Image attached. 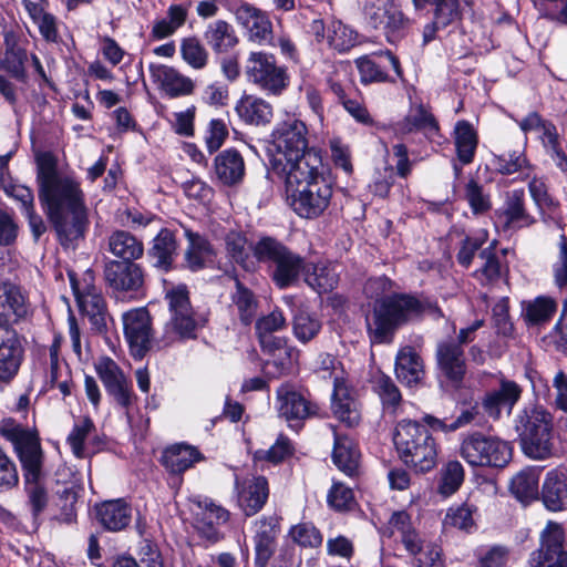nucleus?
<instances>
[{
  "label": "nucleus",
  "instance_id": "nucleus-1",
  "mask_svg": "<svg viewBox=\"0 0 567 567\" xmlns=\"http://www.w3.org/2000/svg\"><path fill=\"white\" fill-rule=\"evenodd\" d=\"M38 196L59 243L75 247L90 226L89 208L80 181L56 168L52 158L43 159L37 172Z\"/></svg>",
  "mask_w": 567,
  "mask_h": 567
},
{
  "label": "nucleus",
  "instance_id": "nucleus-2",
  "mask_svg": "<svg viewBox=\"0 0 567 567\" xmlns=\"http://www.w3.org/2000/svg\"><path fill=\"white\" fill-rule=\"evenodd\" d=\"M392 280L385 276L370 278L363 287L365 297L375 300L371 316L367 318V331L373 344H390L400 327L424 315L434 319L444 317L430 299L392 292Z\"/></svg>",
  "mask_w": 567,
  "mask_h": 567
},
{
  "label": "nucleus",
  "instance_id": "nucleus-3",
  "mask_svg": "<svg viewBox=\"0 0 567 567\" xmlns=\"http://www.w3.org/2000/svg\"><path fill=\"white\" fill-rule=\"evenodd\" d=\"M0 435L9 441L22 467L24 506L28 509L32 525L39 528L47 512L51 493L43 472L44 454L38 433L14 422H3Z\"/></svg>",
  "mask_w": 567,
  "mask_h": 567
},
{
  "label": "nucleus",
  "instance_id": "nucleus-4",
  "mask_svg": "<svg viewBox=\"0 0 567 567\" xmlns=\"http://www.w3.org/2000/svg\"><path fill=\"white\" fill-rule=\"evenodd\" d=\"M274 175L285 179L293 210L303 218L319 217L329 206L332 184L322 156L312 152L295 167L286 169L280 162L274 163Z\"/></svg>",
  "mask_w": 567,
  "mask_h": 567
},
{
  "label": "nucleus",
  "instance_id": "nucleus-5",
  "mask_svg": "<svg viewBox=\"0 0 567 567\" xmlns=\"http://www.w3.org/2000/svg\"><path fill=\"white\" fill-rule=\"evenodd\" d=\"M250 250L258 262L267 266L269 277L279 289L296 285L306 268L305 257L274 236H260Z\"/></svg>",
  "mask_w": 567,
  "mask_h": 567
},
{
  "label": "nucleus",
  "instance_id": "nucleus-6",
  "mask_svg": "<svg viewBox=\"0 0 567 567\" xmlns=\"http://www.w3.org/2000/svg\"><path fill=\"white\" fill-rule=\"evenodd\" d=\"M393 442L401 461L416 472H429L437 462V444L429 429L416 421L398 423Z\"/></svg>",
  "mask_w": 567,
  "mask_h": 567
},
{
  "label": "nucleus",
  "instance_id": "nucleus-7",
  "mask_svg": "<svg viewBox=\"0 0 567 567\" xmlns=\"http://www.w3.org/2000/svg\"><path fill=\"white\" fill-rule=\"evenodd\" d=\"M515 429L527 456L544 460L551 454L553 419L544 408H525L517 416Z\"/></svg>",
  "mask_w": 567,
  "mask_h": 567
},
{
  "label": "nucleus",
  "instance_id": "nucleus-8",
  "mask_svg": "<svg viewBox=\"0 0 567 567\" xmlns=\"http://www.w3.org/2000/svg\"><path fill=\"white\" fill-rule=\"evenodd\" d=\"M309 131L307 124L296 115H288L280 121L274 132L272 138L278 156L270 159L271 172L274 173V163L280 162L286 169L296 166L308 154L315 152L321 155L316 147H309Z\"/></svg>",
  "mask_w": 567,
  "mask_h": 567
},
{
  "label": "nucleus",
  "instance_id": "nucleus-9",
  "mask_svg": "<svg viewBox=\"0 0 567 567\" xmlns=\"http://www.w3.org/2000/svg\"><path fill=\"white\" fill-rule=\"evenodd\" d=\"M460 455L473 467L502 468L512 458V447L496 436L474 432L462 440Z\"/></svg>",
  "mask_w": 567,
  "mask_h": 567
},
{
  "label": "nucleus",
  "instance_id": "nucleus-10",
  "mask_svg": "<svg viewBox=\"0 0 567 567\" xmlns=\"http://www.w3.org/2000/svg\"><path fill=\"white\" fill-rule=\"evenodd\" d=\"M245 71L248 82L267 95L279 96L290 84L288 68L279 64L271 53L251 52L246 61Z\"/></svg>",
  "mask_w": 567,
  "mask_h": 567
},
{
  "label": "nucleus",
  "instance_id": "nucleus-11",
  "mask_svg": "<svg viewBox=\"0 0 567 567\" xmlns=\"http://www.w3.org/2000/svg\"><path fill=\"white\" fill-rule=\"evenodd\" d=\"M165 300L169 311L166 332L183 341L196 339L197 330L204 326L205 319L192 307L187 287L178 285L166 290Z\"/></svg>",
  "mask_w": 567,
  "mask_h": 567
},
{
  "label": "nucleus",
  "instance_id": "nucleus-12",
  "mask_svg": "<svg viewBox=\"0 0 567 567\" xmlns=\"http://www.w3.org/2000/svg\"><path fill=\"white\" fill-rule=\"evenodd\" d=\"M103 276L116 298L136 299L143 295L145 271L137 262L109 259L104 264Z\"/></svg>",
  "mask_w": 567,
  "mask_h": 567
},
{
  "label": "nucleus",
  "instance_id": "nucleus-13",
  "mask_svg": "<svg viewBox=\"0 0 567 567\" xmlns=\"http://www.w3.org/2000/svg\"><path fill=\"white\" fill-rule=\"evenodd\" d=\"M394 137L404 140L414 133H422L429 141L440 136V124L429 105L411 102L405 116L390 126Z\"/></svg>",
  "mask_w": 567,
  "mask_h": 567
},
{
  "label": "nucleus",
  "instance_id": "nucleus-14",
  "mask_svg": "<svg viewBox=\"0 0 567 567\" xmlns=\"http://www.w3.org/2000/svg\"><path fill=\"white\" fill-rule=\"evenodd\" d=\"M277 410L290 427H301L307 419L319 413V405L290 384H281L276 391Z\"/></svg>",
  "mask_w": 567,
  "mask_h": 567
},
{
  "label": "nucleus",
  "instance_id": "nucleus-15",
  "mask_svg": "<svg viewBox=\"0 0 567 567\" xmlns=\"http://www.w3.org/2000/svg\"><path fill=\"white\" fill-rule=\"evenodd\" d=\"M125 339L134 358L142 359L152 347V322L145 307L122 315Z\"/></svg>",
  "mask_w": 567,
  "mask_h": 567
},
{
  "label": "nucleus",
  "instance_id": "nucleus-16",
  "mask_svg": "<svg viewBox=\"0 0 567 567\" xmlns=\"http://www.w3.org/2000/svg\"><path fill=\"white\" fill-rule=\"evenodd\" d=\"M354 62L360 75V82L364 85L395 83V79L388 73L389 68L393 69L398 78H403L399 59L389 50L360 56Z\"/></svg>",
  "mask_w": 567,
  "mask_h": 567
},
{
  "label": "nucleus",
  "instance_id": "nucleus-17",
  "mask_svg": "<svg viewBox=\"0 0 567 567\" xmlns=\"http://www.w3.org/2000/svg\"><path fill=\"white\" fill-rule=\"evenodd\" d=\"M252 542L255 547V567H267L277 548L280 534V517L262 515L252 524Z\"/></svg>",
  "mask_w": 567,
  "mask_h": 567
},
{
  "label": "nucleus",
  "instance_id": "nucleus-18",
  "mask_svg": "<svg viewBox=\"0 0 567 567\" xmlns=\"http://www.w3.org/2000/svg\"><path fill=\"white\" fill-rule=\"evenodd\" d=\"M23 355L24 349L17 331L0 323V386L8 385L17 377Z\"/></svg>",
  "mask_w": 567,
  "mask_h": 567
},
{
  "label": "nucleus",
  "instance_id": "nucleus-19",
  "mask_svg": "<svg viewBox=\"0 0 567 567\" xmlns=\"http://www.w3.org/2000/svg\"><path fill=\"white\" fill-rule=\"evenodd\" d=\"M363 13L368 23L383 30L388 39L394 37L404 24L402 12L391 0H364Z\"/></svg>",
  "mask_w": 567,
  "mask_h": 567
},
{
  "label": "nucleus",
  "instance_id": "nucleus-20",
  "mask_svg": "<svg viewBox=\"0 0 567 567\" xmlns=\"http://www.w3.org/2000/svg\"><path fill=\"white\" fill-rule=\"evenodd\" d=\"M436 365L439 375L460 386L466 373L464 350L454 340H445L436 347Z\"/></svg>",
  "mask_w": 567,
  "mask_h": 567
},
{
  "label": "nucleus",
  "instance_id": "nucleus-21",
  "mask_svg": "<svg viewBox=\"0 0 567 567\" xmlns=\"http://www.w3.org/2000/svg\"><path fill=\"white\" fill-rule=\"evenodd\" d=\"M237 503L246 516H254L266 505L269 497V484L265 476H252L240 481L235 478Z\"/></svg>",
  "mask_w": 567,
  "mask_h": 567
},
{
  "label": "nucleus",
  "instance_id": "nucleus-22",
  "mask_svg": "<svg viewBox=\"0 0 567 567\" xmlns=\"http://www.w3.org/2000/svg\"><path fill=\"white\" fill-rule=\"evenodd\" d=\"M497 223L504 230L528 227L535 223L534 217L525 207V192L523 188L505 193L504 203L495 212Z\"/></svg>",
  "mask_w": 567,
  "mask_h": 567
},
{
  "label": "nucleus",
  "instance_id": "nucleus-23",
  "mask_svg": "<svg viewBox=\"0 0 567 567\" xmlns=\"http://www.w3.org/2000/svg\"><path fill=\"white\" fill-rule=\"evenodd\" d=\"M95 370L106 392L123 408L132 404V391L130 384L117 363L109 358H101Z\"/></svg>",
  "mask_w": 567,
  "mask_h": 567
},
{
  "label": "nucleus",
  "instance_id": "nucleus-24",
  "mask_svg": "<svg viewBox=\"0 0 567 567\" xmlns=\"http://www.w3.org/2000/svg\"><path fill=\"white\" fill-rule=\"evenodd\" d=\"M148 71L152 81L171 99L190 95L194 92V81L174 66L150 63Z\"/></svg>",
  "mask_w": 567,
  "mask_h": 567
},
{
  "label": "nucleus",
  "instance_id": "nucleus-25",
  "mask_svg": "<svg viewBox=\"0 0 567 567\" xmlns=\"http://www.w3.org/2000/svg\"><path fill=\"white\" fill-rule=\"evenodd\" d=\"M236 20L247 33L248 40L259 45H267L272 40V24L266 12L249 4H240L236 12Z\"/></svg>",
  "mask_w": 567,
  "mask_h": 567
},
{
  "label": "nucleus",
  "instance_id": "nucleus-26",
  "mask_svg": "<svg viewBox=\"0 0 567 567\" xmlns=\"http://www.w3.org/2000/svg\"><path fill=\"white\" fill-rule=\"evenodd\" d=\"M70 277L81 312L89 318L96 331H104L106 329L107 308L101 290L93 285H86L81 290L73 277Z\"/></svg>",
  "mask_w": 567,
  "mask_h": 567
},
{
  "label": "nucleus",
  "instance_id": "nucleus-27",
  "mask_svg": "<svg viewBox=\"0 0 567 567\" xmlns=\"http://www.w3.org/2000/svg\"><path fill=\"white\" fill-rule=\"evenodd\" d=\"M522 388L515 381L502 379L499 388L487 391L482 399V409L484 413L498 420L502 412L505 411L509 415L519 401L522 395Z\"/></svg>",
  "mask_w": 567,
  "mask_h": 567
},
{
  "label": "nucleus",
  "instance_id": "nucleus-28",
  "mask_svg": "<svg viewBox=\"0 0 567 567\" xmlns=\"http://www.w3.org/2000/svg\"><path fill=\"white\" fill-rule=\"evenodd\" d=\"M146 255L155 269L162 272L171 271L178 256L176 234L168 228H161L152 239Z\"/></svg>",
  "mask_w": 567,
  "mask_h": 567
},
{
  "label": "nucleus",
  "instance_id": "nucleus-29",
  "mask_svg": "<svg viewBox=\"0 0 567 567\" xmlns=\"http://www.w3.org/2000/svg\"><path fill=\"white\" fill-rule=\"evenodd\" d=\"M30 311L25 293L22 289L9 281L0 282V321L11 327L24 319Z\"/></svg>",
  "mask_w": 567,
  "mask_h": 567
},
{
  "label": "nucleus",
  "instance_id": "nucleus-30",
  "mask_svg": "<svg viewBox=\"0 0 567 567\" xmlns=\"http://www.w3.org/2000/svg\"><path fill=\"white\" fill-rule=\"evenodd\" d=\"M200 512L195 519V528L198 535L207 542L215 544L223 538L220 527L229 520V512L212 501L199 504Z\"/></svg>",
  "mask_w": 567,
  "mask_h": 567
},
{
  "label": "nucleus",
  "instance_id": "nucleus-31",
  "mask_svg": "<svg viewBox=\"0 0 567 567\" xmlns=\"http://www.w3.org/2000/svg\"><path fill=\"white\" fill-rule=\"evenodd\" d=\"M331 408L334 416L348 427H354L361 421L359 402L342 380H334Z\"/></svg>",
  "mask_w": 567,
  "mask_h": 567
},
{
  "label": "nucleus",
  "instance_id": "nucleus-32",
  "mask_svg": "<svg viewBox=\"0 0 567 567\" xmlns=\"http://www.w3.org/2000/svg\"><path fill=\"white\" fill-rule=\"evenodd\" d=\"M204 458L197 447L186 443H176L163 451L161 463L171 474L181 475Z\"/></svg>",
  "mask_w": 567,
  "mask_h": 567
},
{
  "label": "nucleus",
  "instance_id": "nucleus-33",
  "mask_svg": "<svg viewBox=\"0 0 567 567\" xmlns=\"http://www.w3.org/2000/svg\"><path fill=\"white\" fill-rule=\"evenodd\" d=\"M542 499L545 507L551 512L567 508V470L557 467L546 474Z\"/></svg>",
  "mask_w": 567,
  "mask_h": 567
},
{
  "label": "nucleus",
  "instance_id": "nucleus-34",
  "mask_svg": "<svg viewBox=\"0 0 567 567\" xmlns=\"http://www.w3.org/2000/svg\"><path fill=\"white\" fill-rule=\"evenodd\" d=\"M394 371L398 380L408 386L419 384L425 374L421 355L411 346L401 348L395 357Z\"/></svg>",
  "mask_w": 567,
  "mask_h": 567
},
{
  "label": "nucleus",
  "instance_id": "nucleus-35",
  "mask_svg": "<svg viewBox=\"0 0 567 567\" xmlns=\"http://www.w3.org/2000/svg\"><path fill=\"white\" fill-rule=\"evenodd\" d=\"M107 250L116 258L125 262H136L144 256V244L132 233L116 229L107 237Z\"/></svg>",
  "mask_w": 567,
  "mask_h": 567
},
{
  "label": "nucleus",
  "instance_id": "nucleus-36",
  "mask_svg": "<svg viewBox=\"0 0 567 567\" xmlns=\"http://www.w3.org/2000/svg\"><path fill=\"white\" fill-rule=\"evenodd\" d=\"M235 111L244 123L255 126L269 124L274 115L269 102L251 94L243 95L237 101Z\"/></svg>",
  "mask_w": 567,
  "mask_h": 567
},
{
  "label": "nucleus",
  "instance_id": "nucleus-37",
  "mask_svg": "<svg viewBox=\"0 0 567 567\" xmlns=\"http://www.w3.org/2000/svg\"><path fill=\"white\" fill-rule=\"evenodd\" d=\"M214 171L217 178L224 185H236L240 183L245 176L244 158L237 150L227 148L215 157Z\"/></svg>",
  "mask_w": 567,
  "mask_h": 567
},
{
  "label": "nucleus",
  "instance_id": "nucleus-38",
  "mask_svg": "<svg viewBox=\"0 0 567 567\" xmlns=\"http://www.w3.org/2000/svg\"><path fill=\"white\" fill-rule=\"evenodd\" d=\"M96 517L100 524L107 530L118 532L131 522L132 508L123 499H112L96 505Z\"/></svg>",
  "mask_w": 567,
  "mask_h": 567
},
{
  "label": "nucleus",
  "instance_id": "nucleus-39",
  "mask_svg": "<svg viewBox=\"0 0 567 567\" xmlns=\"http://www.w3.org/2000/svg\"><path fill=\"white\" fill-rule=\"evenodd\" d=\"M188 19V6L173 3L166 10V16L153 21L150 37L154 41H162L173 37Z\"/></svg>",
  "mask_w": 567,
  "mask_h": 567
},
{
  "label": "nucleus",
  "instance_id": "nucleus-40",
  "mask_svg": "<svg viewBox=\"0 0 567 567\" xmlns=\"http://www.w3.org/2000/svg\"><path fill=\"white\" fill-rule=\"evenodd\" d=\"M302 274L305 282L320 295L332 291L339 282V272L333 264H306Z\"/></svg>",
  "mask_w": 567,
  "mask_h": 567
},
{
  "label": "nucleus",
  "instance_id": "nucleus-41",
  "mask_svg": "<svg viewBox=\"0 0 567 567\" xmlns=\"http://www.w3.org/2000/svg\"><path fill=\"white\" fill-rule=\"evenodd\" d=\"M185 237L188 241V247L185 251V261L192 271H197L206 266V262L212 260L214 254L210 243L200 234L190 229H185Z\"/></svg>",
  "mask_w": 567,
  "mask_h": 567
},
{
  "label": "nucleus",
  "instance_id": "nucleus-42",
  "mask_svg": "<svg viewBox=\"0 0 567 567\" xmlns=\"http://www.w3.org/2000/svg\"><path fill=\"white\" fill-rule=\"evenodd\" d=\"M457 159L463 165H468L474 161L478 136L473 125L465 120L455 124L453 133Z\"/></svg>",
  "mask_w": 567,
  "mask_h": 567
},
{
  "label": "nucleus",
  "instance_id": "nucleus-43",
  "mask_svg": "<svg viewBox=\"0 0 567 567\" xmlns=\"http://www.w3.org/2000/svg\"><path fill=\"white\" fill-rule=\"evenodd\" d=\"M204 38L216 53L227 52L238 43L234 28L224 20L209 23L204 32Z\"/></svg>",
  "mask_w": 567,
  "mask_h": 567
},
{
  "label": "nucleus",
  "instance_id": "nucleus-44",
  "mask_svg": "<svg viewBox=\"0 0 567 567\" xmlns=\"http://www.w3.org/2000/svg\"><path fill=\"white\" fill-rule=\"evenodd\" d=\"M540 540V549L534 553L533 560L554 559V557L567 555V551L564 550V530L559 524L548 522L542 533Z\"/></svg>",
  "mask_w": 567,
  "mask_h": 567
},
{
  "label": "nucleus",
  "instance_id": "nucleus-45",
  "mask_svg": "<svg viewBox=\"0 0 567 567\" xmlns=\"http://www.w3.org/2000/svg\"><path fill=\"white\" fill-rule=\"evenodd\" d=\"M231 302L237 310L240 322L249 326L257 316L258 300L255 293L238 279L235 280Z\"/></svg>",
  "mask_w": 567,
  "mask_h": 567
},
{
  "label": "nucleus",
  "instance_id": "nucleus-46",
  "mask_svg": "<svg viewBox=\"0 0 567 567\" xmlns=\"http://www.w3.org/2000/svg\"><path fill=\"white\" fill-rule=\"evenodd\" d=\"M332 461L344 474L353 476L359 467V452L348 437L336 435Z\"/></svg>",
  "mask_w": 567,
  "mask_h": 567
},
{
  "label": "nucleus",
  "instance_id": "nucleus-47",
  "mask_svg": "<svg viewBox=\"0 0 567 567\" xmlns=\"http://www.w3.org/2000/svg\"><path fill=\"white\" fill-rule=\"evenodd\" d=\"M179 53L182 60L194 70H203L208 63L209 53L195 35L181 39Z\"/></svg>",
  "mask_w": 567,
  "mask_h": 567
},
{
  "label": "nucleus",
  "instance_id": "nucleus-48",
  "mask_svg": "<svg viewBox=\"0 0 567 567\" xmlns=\"http://www.w3.org/2000/svg\"><path fill=\"white\" fill-rule=\"evenodd\" d=\"M373 390L378 393L385 410L395 412L402 401V395L391 377L378 372L372 380Z\"/></svg>",
  "mask_w": 567,
  "mask_h": 567
},
{
  "label": "nucleus",
  "instance_id": "nucleus-49",
  "mask_svg": "<svg viewBox=\"0 0 567 567\" xmlns=\"http://www.w3.org/2000/svg\"><path fill=\"white\" fill-rule=\"evenodd\" d=\"M297 357L298 353L292 347L275 352L265 360L262 371L269 378H280L292 370Z\"/></svg>",
  "mask_w": 567,
  "mask_h": 567
},
{
  "label": "nucleus",
  "instance_id": "nucleus-50",
  "mask_svg": "<svg viewBox=\"0 0 567 567\" xmlns=\"http://www.w3.org/2000/svg\"><path fill=\"white\" fill-rule=\"evenodd\" d=\"M227 256L246 270L254 269V261L247 249V237L239 231H230L225 237Z\"/></svg>",
  "mask_w": 567,
  "mask_h": 567
},
{
  "label": "nucleus",
  "instance_id": "nucleus-51",
  "mask_svg": "<svg viewBox=\"0 0 567 567\" xmlns=\"http://www.w3.org/2000/svg\"><path fill=\"white\" fill-rule=\"evenodd\" d=\"M492 163L502 175L523 173L530 167L523 148L504 151L498 155H494Z\"/></svg>",
  "mask_w": 567,
  "mask_h": 567
},
{
  "label": "nucleus",
  "instance_id": "nucleus-52",
  "mask_svg": "<svg viewBox=\"0 0 567 567\" xmlns=\"http://www.w3.org/2000/svg\"><path fill=\"white\" fill-rule=\"evenodd\" d=\"M480 258L483 260V265L475 271V277L484 285L499 280L503 267L495 252V244L493 243L489 247L482 249Z\"/></svg>",
  "mask_w": 567,
  "mask_h": 567
},
{
  "label": "nucleus",
  "instance_id": "nucleus-53",
  "mask_svg": "<svg viewBox=\"0 0 567 567\" xmlns=\"http://www.w3.org/2000/svg\"><path fill=\"white\" fill-rule=\"evenodd\" d=\"M509 491L518 501L527 503L536 498L538 481L534 473L522 471L512 478Z\"/></svg>",
  "mask_w": 567,
  "mask_h": 567
},
{
  "label": "nucleus",
  "instance_id": "nucleus-54",
  "mask_svg": "<svg viewBox=\"0 0 567 567\" xmlns=\"http://www.w3.org/2000/svg\"><path fill=\"white\" fill-rule=\"evenodd\" d=\"M292 330L300 342L307 343L319 333L321 322L316 316L299 309L293 316Z\"/></svg>",
  "mask_w": 567,
  "mask_h": 567
},
{
  "label": "nucleus",
  "instance_id": "nucleus-55",
  "mask_svg": "<svg viewBox=\"0 0 567 567\" xmlns=\"http://www.w3.org/2000/svg\"><path fill=\"white\" fill-rule=\"evenodd\" d=\"M293 445L289 437L280 434L276 442L268 450H257L254 453L255 461H267L279 464L293 454Z\"/></svg>",
  "mask_w": 567,
  "mask_h": 567
},
{
  "label": "nucleus",
  "instance_id": "nucleus-56",
  "mask_svg": "<svg viewBox=\"0 0 567 567\" xmlns=\"http://www.w3.org/2000/svg\"><path fill=\"white\" fill-rule=\"evenodd\" d=\"M464 482V468L458 461H450L441 471L439 491L444 496L454 494Z\"/></svg>",
  "mask_w": 567,
  "mask_h": 567
},
{
  "label": "nucleus",
  "instance_id": "nucleus-57",
  "mask_svg": "<svg viewBox=\"0 0 567 567\" xmlns=\"http://www.w3.org/2000/svg\"><path fill=\"white\" fill-rule=\"evenodd\" d=\"M556 311V303L553 299L538 297L525 308V319L530 324H539L548 321Z\"/></svg>",
  "mask_w": 567,
  "mask_h": 567
},
{
  "label": "nucleus",
  "instance_id": "nucleus-58",
  "mask_svg": "<svg viewBox=\"0 0 567 567\" xmlns=\"http://www.w3.org/2000/svg\"><path fill=\"white\" fill-rule=\"evenodd\" d=\"M95 430V425L90 417H83L76 422L66 437L73 454L78 458L85 456L84 442L86 437Z\"/></svg>",
  "mask_w": 567,
  "mask_h": 567
},
{
  "label": "nucleus",
  "instance_id": "nucleus-59",
  "mask_svg": "<svg viewBox=\"0 0 567 567\" xmlns=\"http://www.w3.org/2000/svg\"><path fill=\"white\" fill-rule=\"evenodd\" d=\"M289 536L301 547L317 548L322 544L320 530L311 523H300L292 526Z\"/></svg>",
  "mask_w": 567,
  "mask_h": 567
},
{
  "label": "nucleus",
  "instance_id": "nucleus-60",
  "mask_svg": "<svg viewBox=\"0 0 567 567\" xmlns=\"http://www.w3.org/2000/svg\"><path fill=\"white\" fill-rule=\"evenodd\" d=\"M416 9H424L426 6L434 7V16L441 22L447 18L460 20L462 17L460 0H413Z\"/></svg>",
  "mask_w": 567,
  "mask_h": 567
},
{
  "label": "nucleus",
  "instance_id": "nucleus-61",
  "mask_svg": "<svg viewBox=\"0 0 567 567\" xmlns=\"http://www.w3.org/2000/svg\"><path fill=\"white\" fill-rule=\"evenodd\" d=\"M465 198L475 215L484 214L491 209L489 195L484 193L483 186L475 179H470L465 186Z\"/></svg>",
  "mask_w": 567,
  "mask_h": 567
},
{
  "label": "nucleus",
  "instance_id": "nucleus-62",
  "mask_svg": "<svg viewBox=\"0 0 567 567\" xmlns=\"http://www.w3.org/2000/svg\"><path fill=\"white\" fill-rule=\"evenodd\" d=\"M19 484V473L14 461L0 445V493L13 489Z\"/></svg>",
  "mask_w": 567,
  "mask_h": 567
},
{
  "label": "nucleus",
  "instance_id": "nucleus-63",
  "mask_svg": "<svg viewBox=\"0 0 567 567\" xmlns=\"http://www.w3.org/2000/svg\"><path fill=\"white\" fill-rule=\"evenodd\" d=\"M473 512L474 507L468 504L451 507L445 515L444 525L468 530L474 525Z\"/></svg>",
  "mask_w": 567,
  "mask_h": 567
},
{
  "label": "nucleus",
  "instance_id": "nucleus-64",
  "mask_svg": "<svg viewBox=\"0 0 567 567\" xmlns=\"http://www.w3.org/2000/svg\"><path fill=\"white\" fill-rule=\"evenodd\" d=\"M28 61L27 50L17 52H4V58L1 62L2 68L16 80L25 82L27 70L25 63Z\"/></svg>",
  "mask_w": 567,
  "mask_h": 567
}]
</instances>
